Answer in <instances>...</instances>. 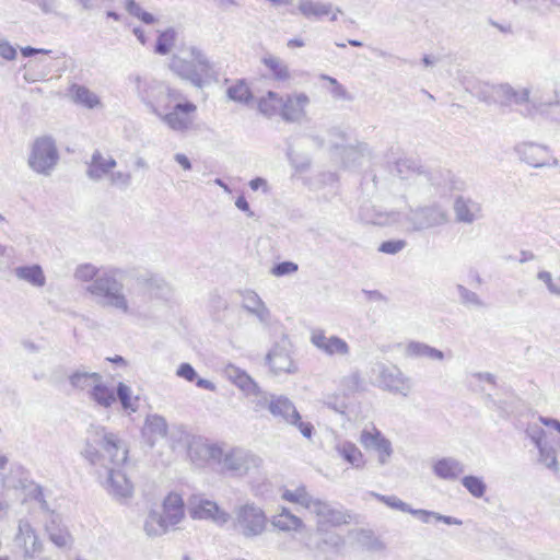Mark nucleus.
I'll return each instance as SVG.
<instances>
[{"mask_svg":"<svg viewBox=\"0 0 560 560\" xmlns=\"http://www.w3.org/2000/svg\"><path fill=\"white\" fill-rule=\"evenodd\" d=\"M81 455L90 465L105 469V488L116 500L129 499L133 486L121 471L120 467L127 462L128 448L117 434L108 432L104 427H91L88 430Z\"/></svg>","mask_w":560,"mask_h":560,"instance_id":"nucleus-1","label":"nucleus"},{"mask_svg":"<svg viewBox=\"0 0 560 560\" xmlns=\"http://www.w3.org/2000/svg\"><path fill=\"white\" fill-rule=\"evenodd\" d=\"M124 271L117 268L103 270L85 290L94 302L102 306L130 313L127 296L124 293Z\"/></svg>","mask_w":560,"mask_h":560,"instance_id":"nucleus-2","label":"nucleus"},{"mask_svg":"<svg viewBox=\"0 0 560 560\" xmlns=\"http://www.w3.org/2000/svg\"><path fill=\"white\" fill-rule=\"evenodd\" d=\"M189 54L191 60L178 56H173L171 59L170 69L178 78L188 81L198 89L219 81V72L214 63L201 49L192 46L189 48Z\"/></svg>","mask_w":560,"mask_h":560,"instance_id":"nucleus-3","label":"nucleus"},{"mask_svg":"<svg viewBox=\"0 0 560 560\" xmlns=\"http://www.w3.org/2000/svg\"><path fill=\"white\" fill-rule=\"evenodd\" d=\"M58 161V148L51 136H40L33 141L28 155V165L34 172L49 176Z\"/></svg>","mask_w":560,"mask_h":560,"instance_id":"nucleus-4","label":"nucleus"},{"mask_svg":"<svg viewBox=\"0 0 560 560\" xmlns=\"http://www.w3.org/2000/svg\"><path fill=\"white\" fill-rule=\"evenodd\" d=\"M310 512L316 516L317 532H326L328 527H339L352 521L351 513L342 505L318 498L310 506Z\"/></svg>","mask_w":560,"mask_h":560,"instance_id":"nucleus-5","label":"nucleus"},{"mask_svg":"<svg viewBox=\"0 0 560 560\" xmlns=\"http://www.w3.org/2000/svg\"><path fill=\"white\" fill-rule=\"evenodd\" d=\"M235 529L246 538L261 535L267 527L265 512L254 503H246L235 510Z\"/></svg>","mask_w":560,"mask_h":560,"instance_id":"nucleus-6","label":"nucleus"},{"mask_svg":"<svg viewBox=\"0 0 560 560\" xmlns=\"http://www.w3.org/2000/svg\"><path fill=\"white\" fill-rule=\"evenodd\" d=\"M405 220L411 231L420 232L445 224L448 215L445 209L434 203L410 209Z\"/></svg>","mask_w":560,"mask_h":560,"instance_id":"nucleus-7","label":"nucleus"},{"mask_svg":"<svg viewBox=\"0 0 560 560\" xmlns=\"http://www.w3.org/2000/svg\"><path fill=\"white\" fill-rule=\"evenodd\" d=\"M129 80L135 84L138 97L150 108L154 115H160L163 103V93L166 85L153 78L131 75Z\"/></svg>","mask_w":560,"mask_h":560,"instance_id":"nucleus-8","label":"nucleus"},{"mask_svg":"<svg viewBox=\"0 0 560 560\" xmlns=\"http://www.w3.org/2000/svg\"><path fill=\"white\" fill-rule=\"evenodd\" d=\"M15 552L24 559H34L43 551V542L27 520H20L13 539Z\"/></svg>","mask_w":560,"mask_h":560,"instance_id":"nucleus-9","label":"nucleus"},{"mask_svg":"<svg viewBox=\"0 0 560 560\" xmlns=\"http://www.w3.org/2000/svg\"><path fill=\"white\" fill-rule=\"evenodd\" d=\"M291 352L292 345L285 336L272 346L266 355V363L273 374H292L296 372V365L291 357Z\"/></svg>","mask_w":560,"mask_h":560,"instance_id":"nucleus-10","label":"nucleus"},{"mask_svg":"<svg viewBox=\"0 0 560 560\" xmlns=\"http://www.w3.org/2000/svg\"><path fill=\"white\" fill-rule=\"evenodd\" d=\"M376 369L378 372L377 382L381 388L393 394L408 396L411 389V382L398 366L378 363Z\"/></svg>","mask_w":560,"mask_h":560,"instance_id":"nucleus-11","label":"nucleus"},{"mask_svg":"<svg viewBox=\"0 0 560 560\" xmlns=\"http://www.w3.org/2000/svg\"><path fill=\"white\" fill-rule=\"evenodd\" d=\"M520 159L533 167L558 166V159L553 158L546 145L534 142H524L515 148Z\"/></svg>","mask_w":560,"mask_h":560,"instance_id":"nucleus-12","label":"nucleus"},{"mask_svg":"<svg viewBox=\"0 0 560 560\" xmlns=\"http://www.w3.org/2000/svg\"><path fill=\"white\" fill-rule=\"evenodd\" d=\"M171 112L163 113L160 109V115H156L163 122H165L172 130L185 131L191 125L190 114L195 113L197 107L189 101L177 102Z\"/></svg>","mask_w":560,"mask_h":560,"instance_id":"nucleus-13","label":"nucleus"},{"mask_svg":"<svg viewBox=\"0 0 560 560\" xmlns=\"http://www.w3.org/2000/svg\"><path fill=\"white\" fill-rule=\"evenodd\" d=\"M257 460L256 456L246 451L235 448L226 453L220 464L224 472L241 477L246 475L252 466H257Z\"/></svg>","mask_w":560,"mask_h":560,"instance_id":"nucleus-14","label":"nucleus"},{"mask_svg":"<svg viewBox=\"0 0 560 560\" xmlns=\"http://www.w3.org/2000/svg\"><path fill=\"white\" fill-rule=\"evenodd\" d=\"M189 515L196 520H212L218 524H225L230 515L221 510L219 505L210 500L197 499L189 503Z\"/></svg>","mask_w":560,"mask_h":560,"instance_id":"nucleus-15","label":"nucleus"},{"mask_svg":"<svg viewBox=\"0 0 560 560\" xmlns=\"http://www.w3.org/2000/svg\"><path fill=\"white\" fill-rule=\"evenodd\" d=\"M311 342L327 355L347 357L350 347L346 340L338 336H326L324 330H316L311 336Z\"/></svg>","mask_w":560,"mask_h":560,"instance_id":"nucleus-16","label":"nucleus"},{"mask_svg":"<svg viewBox=\"0 0 560 560\" xmlns=\"http://www.w3.org/2000/svg\"><path fill=\"white\" fill-rule=\"evenodd\" d=\"M360 443L368 450L376 451L378 462L382 465L387 462L393 453L392 443L376 428H373L372 431L363 430L360 435Z\"/></svg>","mask_w":560,"mask_h":560,"instance_id":"nucleus-17","label":"nucleus"},{"mask_svg":"<svg viewBox=\"0 0 560 560\" xmlns=\"http://www.w3.org/2000/svg\"><path fill=\"white\" fill-rule=\"evenodd\" d=\"M86 165V176L93 182H101L109 176L117 166V161L113 156H104L100 150H95Z\"/></svg>","mask_w":560,"mask_h":560,"instance_id":"nucleus-18","label":"nucleus"},{"mask_svg":"<svg viewBox=\"0 0 560 560\" xmlns=\"http://www.w3.org/2000/svg\"><path fill=\"white\" fill-rule=\"evenodd\" d=\"M454 213L457 222L471 224L482 217L481 205L464 196H458L454 201Z\"/></svg>","mask_w":560,"mask_h":560,"instance_id":"nucleus-19","label":"nucleus"},{"mask_svg":"<svg viewBox=\"0 0 560 560\" xmlns=\"http://www.w3.org/2000/svg\"><path fill=\"white\" fill-rule=\"evenodd\" d=\"M224 376L237 386L247 396H260L261 390L257 383L242 369L228 364L223 370Z\"/></svg>","mask_w":560,"mask_h":560,"instance_id":"nucleus-20","label":"nucleus"},{"mask_svg":"<svg viewBox=\"0 0 560 560\" xmlns=\"http://www.w3.org/2000/svg\"><path fill=\"white\" fill-rule=\"evenodd\" d=\"M323 536L316 541L315 549L326 558L341 556L346 546L345 538L334 532H322Z\"/></svg>","mask_w":560,"mask_h":560,"instance_id":"nucleus-21","label":"nucleus"},{"mask_svg":"<svg viewBox=\"0 0 560 560\" xmlns=\"http://www.w3.org/2000/svg\"><path fill=\"white\" fill-rule=\"evenodd\" d=\"M434 475L443 480H456L464 471L465 465L454 457H442L432 466Z\"/></svg>","mask_w":560,"mask_h":560,"instance_id":"nucleus-22","label":"nucleus"},{"mask_svg":"<svg viewBox=\"0 0 560 560\" xmlns=\"http://www.w3.org/2000/svg\"><path fill=\"white\" fill-rule=\"evenodd\" d=\"M310 100L304 93L287 96L283 100V106L281 108V117L288 122L299 121L304 115V108L308 104Z\"/></svg>","mask_w":560,"mask_h":560,"instance_id":"nucleus-23","label":"nucleus"},{"mask_svg":"<svg viewBox=\"0 0 560 560\" xmlns=\"http://www.w3.org/2000/svg\"><path fill=\"white\" fill-rule=\"evenodd\" d=\"M241 294L242 307L256 316L261 324H267L270 319V312L259 295L252 290H245Z\"/></svg>","mask_w":560,"mask_h":560,"instance_id":"nucleus-24","label":"nucleus"},{"mask_svg":"<svg viewBox=\"0 0 560 560\" xmlns=\"http://www.w3.org/2000/svg\"><path fill=\"white\" fill-rule=\"evenodd\" d=\"M268 410L273 417L282 419L288 424H291L293 418L295 420L299 418V411L294 404L285 396L272 395L268 404Z\"/></svg>","mask_w":560,"mask_h":560,"instance_id":"nucleus-25","label":"nucleus"},{"mask_svg":"<svg viewBox=\"0 0 560 560\" xmlns=\"http://www.w3.org/2000/svg\"><path fill=\"white\" fill-rule=\"evenodd\" d=\"M142 433L147 438V441L150 444V446H153L158 440L166 436V434H167L166 420L162 416H159V415L148 416L145 419V423H144Z\"/></svg>","mask_w":560,"mask_h":560,"instance_id":"nucleus-26","label":"nucleus"},{"mask_svg":"<svg viewBox=\"0 0 560 560\" xmlns=\"http://www.w3.org/2000/svg\"><path fill=\"white\" fill-rule=\"evenodd\" d=\"M45 530L49 537V540L59 548H65L70 545L71 536L69 532L61 526L60 518L58 515L51 513L50 520L45 524Z\"/></svg>","mask_w":560,"mask_h":560,"instance_id":"nucleus-27","label":"nucleus"},{"mask_svg":"<svg viewBox=\"0 0 560 560\" xmlns=\"http://www.w3.org/2000/svg\"><path fill=\"white\" fill-rule=\"evenodd\" d=\"M171 524L162 511L151 510L144 521V532L150 537H158L165 534Z\"/></svg>","mask_w":560,"mask_h":560,"instance_id":"nucleus-28","label":"nucleus"},{"mask_svg":"<svg viewBox=\"0 0 560 560\" xmlns=\"http://www.w3.org/2000/svg\"><path fill=\"white\" fill-rule=\"evenodd\" d=\"M33 482L28 479V472L21 466H14L10 469L9 475L2 478V490H27Z\"/></svg>","mask_w":560,"mask_h":560,"instance_id":"nucleus-29","label":"nucleus"},{"mask_svg":"<svg viewBox=\"0 0 560 560\" xmlns=\"http://www.w3.org/2000/svg\"><path fill=\"white\" fill-rule=\"evenodd\" d=\"M184 501L177 493H170L163 501L162 512L171 524H178L184 517Z\"/></svg>","mask_w":560,"mask_h":560,"instance_id":"nucleus-30","label":"nucleus"},{"mask_svg":"<svg viewBox=\"0 0 560 560\" xmlns=\"http://www.w3.org/2000/svg\"><path fill=\"white\" fill-rule=\"evenodd\" d=\"M15 276L35 288H43L46 284V277L43 268L37 265L20 266L14 270Z\"/></svg>","mask_w":560,"mask_h":560,"instance_id":"nucleus-31","label":"nucleus"},{"mask_svg":"<svg viewBox=\"0 0 560 560\" xmlns=\"http://www.w3.org/2000/svg\"><path fill=\"white\" fill-rule=\"evenodd\" d=\"M406 354L412 358H427L433 361H443L444 353L427 343L410 341L406 347Z\"/></svg>","mask_w":560,"mask_h":560,"instance_id":"nucleus-32","label":"nucleus"},{"mask_svg":"<svg viewBox=\"0 0 560 560\" xmlns=\"http://www.w3.org/2000/svg\"><path fill=\"white\" fill-rule=\"evenodd\" d=\"M68 380L73 389L90 390L92 386H94V384L97 383L98 381H102L103 377L100 373L96 372L77 370L69 375Z\"/></svg>","mask_w":560,"mask_h":560,"instance_id":"nucleus-33","label":"nucleus"},{"mask_svg":"<svg viewBox=\"0 0 560 560\" xmlns=\"http://www.w3.org/2000/svg\"><path fill=\"white\" fill-rule=\"evenodd\" d=\"M89 397L96 405L103 408H109L116 401L114 390L110 389L107 385H105L103 383V380L98 381L97 383L94 384V386H92V388L89 390Z\"/></svg>","mask_w":560,"mask_h":560,"instance_id":"nucleus-34","label":"nucleus"},{"mask_svg":"<svg viewBox=\"0 0 560 560\" xmlns=\"http://www.w3.org/2000/svg\"><path fill=\"white\" fill-rule=\"evenodd\" d=\"M336 451L340 457H342L354 468H360L363 466V455L354 443L348 441L341 442L337 444Z\"/></svg>","mask_w":560,"mask_h":560,"instance_id":"nucleus-35","label":"nucleus"},{"mask_svg":"<svg viewBox=\"0 0 560 560\" xmlns=\"http://www.w3.org/2000/svg\"><path fill=\"white\" fill-rule=\"evenodd\" d=\"M272 525L283 532H296L303 527V521L283 508L281 513L273 516Z\"/></svg>","mask_w":560,"mask_h":560,"instance_id":"nucleus-36","label":"nucleus"},{"mask_svg":"<svg viewBox=\"0 0 560 560\" xmlns=\"http://www.w3.org/2000/svg\"><path fill=\"white\" fill-rule=\"evenodd\" d=\"M460 305L468 310H482L487 307V303L474 291L458 283L455 287Z\"/></svg>","mask_w":560,"mask_h":560,"instance_id":"nucleus-37","label":"nucleus"},{"mask_svg":"<svg viewBox=\"0 0 560 560\" xmlns=\"http://www.w3.org/2000/svg\"><path fill=\"white\" fill-rule=\"evenodd\" d=\"M283 106V98L276 92L269 91L266 96L261 97L258 103V109L267 117H272L277 114L281 115Z\"/></svg>","mask_w":560,"mask_h":560,"instance_id":"nucleus-38","label":"nucleus"},{"mask_svg":"<svg viewBox=\"0 0 560 560\" xmlns=\"http://www.w3.org/2000/svg\"><path fill=\"white\" fill-rule=\"evenodd\" d=\"M73 101L86 108H94L100 104L98 96L84 85L73 84L70 89Z\"/></svg>","mask_w":560,"mask_h":560,"instance_id":"nucleus-39","label":"nucleus"},{"mask_svg":"<svg viewBox=\"0 0 560 560\" xmlns=\"http://www.w3.org/2000/svg\"><path fill=\"white\" fill-rule=\"evenodd\" d=\"M418 170V162L411 159H399L390 167V174L402 179L411 180Z\"/></svg>","mask_w":560,"mask_h":560,"instance_id":"nucleus-40","label":"nucleus"},{"mask_svg":"<svg viewBox=\"0 0 560 560\" xmlns=\"http://www.w3.org/2000/svg\"><path fill=\"white\" fill-rule=\"evenodd\" d=\"M299 11L305 18H320L331 11V4L314 2L312 0H299Z\"/></svg>","mask_w":560,"mask_h":560,"instance_id":"nucleus-41","label":"nucleus"},{"mask_svg":"<svg viewBox=\"0 0 560 560\" xmlns=\"http://www.w3.org/2000/svg\"><path fill=\"white\" fill-rule=\"evenodd\" d=\"M261 61L271 71L276 81L283 82L290 78L289 68L280 58L268 55Z\"/></svg>","mask_w":560,"mask_h":560,"instance_id":"nucleus-42","label":"nucleus"},{"mask_svg":"<svg viewBox=\"0 0 560 560\" xmlns=\"http://www.w3.org/2000/svg\"><path fill=\"white\" fill-rule=\"evenodd\" d=\"M282 499L292 503H298L310 511V506L315 500V497L310 494L305 486H300L295 490H284Z\"/></svg>","mask_w":560,"mask_h":560,"instance_id":"nucleus-43","label":"nucleus"},{"mask_svg":"<svg viewBox=\"0 0 560 560\" xmlns=\"http://www.w3.org/2000/svg\"><path fill=\"white\" fill-rule=\"evenodd\" d=\"M116 400L118 399L121 408L128 412H136L138 410V397L132 400L131 388L122 382H119L116 387Z\"/></svg>","mask_w":560,"mask_h":560,"instance_id":"nucleus-44","label":"nucleus"},{"mask_svg":"<svg viewBox=\"0 0 560 560\" xmlns=\"http://www.w3.org/2000/svg\"><path fill=\"white\" fill-rule=\"evenodd\" d=\"M228 97L234 102L248 104L253 100V93L244 80H238L226 90Z\"/></svg>","mask_w":560,"mask_h":560,"instance_id":"nucleus-45","label":"nucleus"},{"mask_svg":"<svg viewBox=\"0 0 560 560\" xmlns=\"http://www.w3.org/2000/svg\"><path fill=\"white\" fill-rule=\"evenodd\" d=\"M352 533L357 542L369 550H382L384 548L383 542L371 529L360 528Z\"/></svg>","mask_w":560,"mask_h":560,"instance_id":"nucleus-46","label":"nucleus"},{"mask_svg":"<svg viewBox=\"0 0 560 560\" xmlns=\"http://www.w3.org/2000/svg\"><path fill=\"white\" fill-rule=\"evenodd\" d=\"M175 38H176V32L172 27L161 32L158 36V39H156V43L154 46V51L158 55H162V56L167 55L174 45Z\"/></svg>","mask_w":560,"mask_h":560,"instance_id":"nucleus-47","label":"nucleus"},{"mask_svg":"<svg viewBox=\"0 0 560 560\" xmlns=\"http://www.w3.org/2000/svg\"><path fill=\"white\" fill-rule=\"evenodd\" d=\"M462 485L475 498H482L487 490V485L481 477L468 475L462 478Z\"/></svg>","mask_w":560,"mask_h":560,"instance_id":"nucleus-48","label":"nucleus"},{"mask_svg":"<svg viewBox=\"0 0 560 560\" xmlns=\"http://www.w3.org/2000/svg\"><path fill=\"white\" fill-rule=\"evenodd\" d=\"M427 174V176H429V186L435 188L445 186L452 177L451 171L441 167H430V173Z\"/></svg>","mask_w":560,"mask_h":560,"instance_id":"nucleus-49","label":"nucleus"},{"mask_svg":"<svg viewBox=\"0 0 560 560\" xmlns=\"http://www.w3.org/2000/svg\"><path fill=\"white\" fill-rule=\"evenodd\" d=\"M101 272L102 271L92 264H82L75 268L74 278L82 282H89L90 284Z\"/></svg>","mask_w":560,"mask_h":560,"instance_id":"nucleus-50","label":"nucleus"},{"mask_svg":"<svg viewBox=\"0 0 560 560\" xmlns=\"http://www.w3.org/2000/svg\"><path fill=\"white\" fill-rule=\"evenodd\" d=\"M132 176L129 172L112 171L108 176L109 185L120 190H126L131 185Z\"/></svg>","mask_w":560,"mask_h":560,"instance_id":"nucleus-51","label":"nucleus"},{"mask_svg":"<svg viewBox=\"0 0 560 560\" xmlns=\"http://www.w3.org/2000/svg\"><path fill=\"white\" fill-rule=\"evenodd\" d=\"M539 452V462L542 463L547 468L557 470L558 462L556 457V451L548 443L537 447Z\"/></svg>","mask_w":560,"mask_h":560,"instance_id":"nucleus-52","label":"nucleus"},{"mask_svg":"<svg viewBox=\"0 0 560 560\" xmlns=\"http://www.w3.org/2000/svg\"><path fill=\"white\" fill-rule=\"evenodd\" d=\"M323 404L340 415H345L348 407L346 399L339 395H326L323 398Z\"/></svg>","mask_w":560,"mask_h":560,"instance_id":"nucleus-53","label":"nucleus"},{"mask_svg":"<svg viewBox=\"0 0 560 560\" xmlns=\"http://www.w3.org/2000/svg\"><path fill=\"white\" fill-rule=\"evenodd\" d=\"M378 501L383 502L387 506L407 513L409 511V504L397 498L396 495H383L380 493H372Z\"/></svg>","mask_w":560,"mask_h":560,"instance_id":"nucleus-54","label":"nucleus"},{"mask_svg":"<svg viewBox=\"0 0 560 560\" xmlns=\"http://www.w3.org/2000/svg\"><path fill=\"white\" fill-rule=\"evenodd\" d=\"M406 246L407 242L405 240H388L381 243L378 252L395 255L401 252Z\"/></svg>","mask_w":560,"mask_h":560,"instance_id":"nucleus-55","label":"nucleus"},{"mask_svg":"<svg viewBox=\"0 0 560 560\" xmlns=\"http://www.w3.org/2000/svg\"><path fill=\"white\" fill-rule=\"evenodd\" d=\"M526 435L530 439L536 447H540L547 443L545 442L546 431L538 424L528 425L526 429Z\"/></svg>","mask_w":560,"mask_h":560,"instance_id":"nucleus-56","label":"nucleus"},{"mask_svg":"<svg viewBox=\"0 0 560 560\" xmlns=\"http://www.w3.org/2000/svg\"><path fill=\"white\" fill-rule=\"evenodd\" d=\"M298 265L293 261H281V262H278L272 268H271V273L276 277H283V276H288V275H291V273H294L295 271H298Z\"/></svg>","mask_w":560,"mask_h":560,"instance_id":"nucleus-57","label":"nucleus"},{"mask_svg":"<svg viewBox=\"0 0 560 560\" xmlns=\"http://www.w3.org/2000/svg\"><path fill=\"white\" fill-rule=\"evenodd\" d=\"M184 95L182 94V92H179L178 90H175V89H171L166 85V91L163 93V103L162 105L160 106V109H163V110H167L170 109L172 106V102L173 101H178L180 102L182 100H184Z\"/></svg>","mask_w":560,"mask_h":560,"instance_id":"nucleus-58","label":"nucleus"},{"mask_svg":"<svg viewBox=\"0 0 560 560\" xmlns=\"http://www.w3.org/2000/svg\"><path fill=\"white\" fill-rule=\"evenodd\" d=\"M493 93L495 96L500 97L502 102H512L513 96H515V89H513L508 83H502L493 86Z\"/></svg>","mask_w":560,"mask_h":560,"instance_id":"nucleus-59","label":"nucleus"},{"mask_svg":"<svg viewBox=\"0 0 560 560\" xmlns=\"http://www.w3.org/2000/svg\"><path fill=\"white\" fill-rule=\"evenodd\" d=\"M407 513L416 516L424 524L432 523L433 521H435V515H438V512L422 509H413L411 506H409V511H407Z\"/></svg>","mask_w":560,"mask_h":560,"instance_id":"nucleus-60","label":"nucleus"},{"mask_svg":"<svg viewBox=\"0 0 560 560\" xmlns=\"http://www.w3.org/2000/svg\"><path fill=\"white\" fill-rule=\"evenodd\" d=\"M176 375L186 380L187 382H194L197 378V372L190 363H180L177 368Z\"/></svg>","mask_w":560,"mask_h":560,"instance_id":"nucleus-61","label":"nucleus"},{"mask_svg":"<svg viewBox=\"0 0 560 560\" xmlns=\"http://www.w3.org/2000/svg\"><path fill=\"white\" fill-rule=\"evenodd\" d=\"M291 425L296 427L304 438L311 439L314 433L313 424L311 422L302 421L300 413L298 420L293 418Z\"/></svg>","mask_w":560,"mask_h":560,"instance_id":"nucleus-62","label":"nucleus"},{"mask_svg":"<svg viewBox=\"0 0 560 560\" xmlns=\"http://www.w3.org/2000/svg\"><path fill=\"white\" fill-rule=\"evenodd\" d=\"M30 490V495L32 499L36 500L40 503V508L45 511H49V506L47 501L44 498V492L40 486L34 485L27 488Z\"/></svg>","mask_w":560,"mask_h":560,"instance_id":"nucleus-63","label":"nucleus"},{"mask_svg":"<svg viewBox=\"0 0 560 560\" xmlns=\"http://www.w3.org/2000/svg\"><path fill=\"white\" fill-rule=\"evenodd\" d=\"M537 278L546 283L550 293L560 295V287L553 283L551 273L549 271H539Z\"/></svg>","mask_w":560,"mask_h":560,"instance_id":"nucleus-64","label":"nucleus"}]
</instances>
